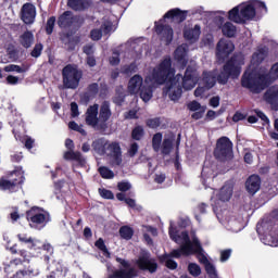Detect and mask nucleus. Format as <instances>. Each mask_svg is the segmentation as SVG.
Masks as SVG:
<instances>
[{
    "instance_id": "nucleus-1",
    "label": "nucleus",
    "mask_w": 278,
    "mask_h": 278,
    "mask_svg": "<svg viewBox=\"0 0 278 278\" xmlns=\"http://www.w3.org/2000/svg\"><path fill=\"white\" fill-rule=\"evenodd\" d=\"M170 75H173L170 58H165L146 76L144 80L140 75L132 76L128 81V92L130 94L139 93L142 101L147 103L153 98V88L165 84L166 77H170Z\"/></svg>"
},
{
    "instance_id": "nucleus-2",
    "label": "nucleus",
    "mask_w": 278,
    "mask_h": 278,
    "mask_svg": "<svg viewBox=\"0 0 278 278\" xmlns=\"http://www.w3.org/2000/svg\"><path fill=\"white\" fill-rule=\"evenodd\" d=\"M169 238L176 242V244H179L180 248L173 250L170 253L172 257L179 258L181 255L188 256L193 255V253L198 254V260L201 264L204 266H207V264H211L207 260V256L203 254V248H201V243L199 242V239L193 236L191 239L188 237V232L180 231L179 229L175 228L173 226V223H170L169 227Z\"/></svg>"
},
{
    "instance_id": "nucleus-3",
    "label": "nucleus",
    "mask_w": 278,
    "mask_h": 278,
    "mask_svg": "<svg viewBox=\"0 0 278 278\" xmlns=\"http://www.w3.org/2000/svg\"><path fill=\"white\" fill-rule=\"evenodd\" d=\"M169 70L172 71V75L165 78L164 92L169 97L170 101H179L182 92L181 84L184 90H192L199 84V72L192 67H188L184 77L179 74L175 76V70L172 67L170 59Z\"/></svg>"
},
{
    "instance_id": "nucleus-4",
    "label": "nucleus",
    "mask_w": 278,
    "mask_h": 278,
    "mask_svg": "<svg viewBox=\"0 0 278 278\" xmlns=\"http://www.w3.org/2000/svg\"><path fill=\"white\" fill-rule=\"evenodd\" d=\"M244 64V56L242 54L233 56L230 61L224 65L223 71L218 72L215 70L213 72H203L201 85L206 86V90H212L216 86V80L222 86H225L229 81V77L236 79L240 77L242 66Z\"/></svg>"
},
{
    "instance_id": "nucleus-5",
    "label": "nucleus",
    "mask_w": 278,
    "mask_h": 278,
    "mask_svg": "<svg viewBox=\"0 0 278 278\" xmlns=\"http://www.w3.org/2000/svg\"><path fill=\"white\" fill-rule=\"evenodd\" d=\"M268 79L270 81L278 79V63L271 66L268 75H266V72L257 73V71L250 67L242 76L241 86L248 88L251 92L260 93L261 90L268 86Z\"/></svg>"
},
{
    "instance_id": "nucleus-6",
    "label": "nucleus",
    "mask_w": 278,
    "mask_h": 278,
    "mask_svg": "<svg viewBox=\"0 0 278 278\" xmlns=\"http://www.w3.org/2000/svg\"><path fill=\"white\" fill-rule=\"evenodd\" d=\"M255 12L266 14L268 8H266L264 2L258 0L244 2L230 10L228 12V18L229 21H232V23H247V21L255 18Z\"/></svg>"
},
{
    "instance_id": "nucleus-7",
    "label": "nucleus",
    "mask_w": 278,
    "mask_h": 278,
    "mask_svg": "<svg viewBox=\"0 0 278 278\" xmlns=\"http://www.w3.org/2000/svg\"><path fill=\"white\" fill-rule=\"evenodd\" d=\"M188 12L190 11H181L179 9L169 10L163 17V20L155 23V31L157 36H160L162 42L164 45H170L173 42V27L164 25V21L166 18H173L177 21V23H184L188 16Z\"/></svg>"
},
{
    "instance_id": "nucleus-8",
    "label": "nucleus",
    "mask_w": 278,
    "mask_h": 278,
    "mask_svg": "<svg viewBox=\"0 0 278 278\" xmlns=\"http://www.w3.org/2000/svg\"><path fill=\"white\" fill-rule=\"evenodd\" d=\"M25 181V173L21 167L9 174V178L0 179V190H9V192H16L21 188V184Z\"/></svg>"
},
{
    "instance_id": "nucleus-9",
    "label": "nucleus",
    "mask_w": 278,
    "mask_h": 278,
    "mask_svg": "<svg viewBox=\"0 0 278 278\" xmlns=\"http://www.w3.org/2000/svg\"><path fill=\"white\" fill-rule=\"evenodd\" d=\"M63 85L65 88L75 89L79 86L81 72L75 65H67L63 68Z\"/></svg>"
},
{
    "instance_id": "nucleus-10",
    "label": "nucleus",
    "mask_w": 278,
    "mask_h": 278,
    "mask_svg": "<svg viewBox=\"0 0 278 278\" xmlns=\"http://www.w3.org/2000/svg\"><path fill=\"white\" fill-rule=\"evenodd\" d=\"M214 153L217 160H231L233 155V143H231L229 138L222 137L217 140V146Z\"/></svg>"
},
{
    "instance_id": "nucleus-11",
    "label": "nucleus",
    "mask_w": 278,
    "mask_h": 278,
    "mask_svg": "<svg viewBox=\"0 0 278 278\" xmlns=\"http://www.w3.org/2000/svg\"><path fill=\"white\" fill-rule=\"evenodd\" d=\"M152 149L155 153H161L163 157H166L173 151V141L164 138L162 132H156L152 137Z\"/></svg>"
},
{
    "instance_id": "nucleus-12",
    "label": "nucleus",
    "mask_w": 278,
    "mask_h": 278,
    "mask_svg": "<svg viewBox=\"0 0 278 278\" xmlns=\"http://www.w3.org/2000/svg\"><path fill=\"white\" fill-rule=\"evenodd\" d=\"M27 220L30 222V227H45L49 223V213L45 212L42 208L33 207L26 213Z\"/></svg>"
},
{
    "instance_id": "nucleus-13",
    "label": "nucleus",
    "mask_w": 278,
    "mask_h": 278,
    "mask_svg": "<svg viewBox=\"0 0 278 278\" xmlns=\"http://www.w3.org/2000/svg\"><path fill=\"white\" fill-rule=\"evenodd\" d=\"M116 262L121 264L122 268L119 270H115L113 274L109 275V278H134L136 277V269L130 267L129 262L117 257Z\"/></svg>"
},
{
    "instance_id": "nucleus-14",
    "label": "nucleus",
    "mask_w": 278,
    "mask_h": 278,
    "mask_svg": "<svg viewBox=\"0 0 278 278\" xmlns=\"http://www.w3.org/2000/svg\"><path fill=\"white\" fill-rule=\"evenodd\" d=\"M104 155L111 157V164L113 166H123V153L121 152V146L117 142L108 143Z\"/></svg>"
},
{
    "instance_id": "nucleus-15",
    "label": "nucleus",
    "mask_w": 278,
    "mask_h": 278,
    "mask_svg": "<svg viewBox=\"0 0 278 278\" xmlns=\"http://www.w3.org/2000/svg\"><path fill=\"white\" fill-rule=\"evenodd\" d=\"M65 147L68 149L63 155L64 160H71L72 162H76L79 166L86 165V159L84 155H81L80 152H75L73 149H75V144L73 143V140L66 139L65 140Z\"/></svg>"
},
{
    "instance_id": "nucleus-16",
    "label": "nucleus",
    "mask_w": 278,
    "mask_h": 278,
    "mask_svg": "<svg viewBox=\"0 0 278 278\" xmlns=\"http://www.w3.org/2000/svg\"><path fill=\"white\" fill-rule=\"evenodd\" d=\"M136 265L141 270H149V273H155L157 270V263L155 260L151 258V254L148 252H142L138 260L136 261Z\"/></svg>"
},
{
    "instance_id": "nucleus-17",
    "label": "nucleus",
    "mask_w": 278,
    "mask_h": 278,
    "mask_svg": "<svg viewBox=\"0 0 278 278\" xmlns=\"http://www.w3.org/2000/svg\"><path fill=\"white\" fill-rule=\"evenodd\" d=\"M86 124L93 129H103L99 119V104H93L86 112Z\"/></svg>"
},
{
    "instance_id": "nucleus-18",
    "label": "nucleus",
    "mask_w": 278,
    "mask_h": 278,
    "mask_svg": "<svg viewBox=\"0 0 278 278\" xmlns=\"http://www.w3.org/2000/svg\"><path fill=\"white\" fill-rule=\"evenodd\" d=\"M21 20L25 25H34L36 21V7L31 3L23 4L21 9Z\"/></svg>"
},
{
    "instance_id": "nucleus-19",
    "label": "nucleus",
    "mask_w": 278,
    "mask_h": 278,
    "mask_svg": "<svg viewBox=\"0 0 278 278\" xmlns=\"http://www.w3.org/2000/svg\"><path fill=\"white\" fill-rule=\"evenodd\" d=\"M184 38L187 42H190V45L199 42V38H201V26L199 24L185 26Z\"/></svg>"
},
{
    "instance_id": "nucleus-20",
    "label": "nucleus",
    "mask_w": 278,
    "mask_h": 278,
    "mask_svg": "<svg viewBox=\"0 0 278 278\" xmlns=\"http://www.w3.org/2000/svg\"><path fill=\"white\" fill-rule=\"evenodd\" d=\"M235 46L231 40L228 39H220L219 42L217 43V56L222 60L224 58H227L229 53L233 52Z\"/></svg>"
},
{
    "instance_id": "nucleus-21",
    "label": "nucleus",
    "mask_w": 278,
    "mask_h": 278,
    "mask_svg": "<svg viewBox=\"0 0 278 278\" xmlns=\"http://www.w3.org/2000/svg\"><path fill=\"white\" fill-rule=\"evenodd\" d=\"M112 116V111L110 110V103L103 102L100 112H99V119L100 125L102 127V130L108 129V121H110V117Z\"/></svg>"
},
{
    "instance_id": "nucleus-22",
    "label": "nucleus",
    "mask_w": 278,
    "mask_h": 278,
    "mask_svg": "<svg viewBox=\"0 0 278 278\" xmlns=\"http://www.w3.org/2000/svg\"><path fill=\"white\" fill-rule=\"evenodd\" d=\"M187 108L190 112H194L191 115V118H193L194 121H199L201 118H203V114H205V110L206 108L201 105V103L197 102V101H191L187 104Z\"/></svg>"
},
{
    "instance_id": "nucleus-23",
    "label": "nucleus",
    "mask_w": 278,
    "mask_h": 278,
    "mask_svg": "<svg viewBox=\"0 0 278 278\" xmlns=\"http://www.w3.org/2000/svg\"><path fill=\"white\" fill-rule=\"evenodd\" d=\"M261 186H262V180L257 175L250 176L245 181V188L250 194H255L256 192H258Z\"/></svg>"
},
{
    "instance_id": "nucleus-24",
    "label": "nucleus",
    "mask_w": 278,
    "mask_h": 278,
    "mask_svg": "<svg viewBox=\"0 0 278 278\" xmlns=\"http://www.w3.org/2000/svg\"><path fill=\"white\" fill-rule=\"evenodd\" d=\"M20 242H24V244H28V249H33L34 251H38V249H42V243L40 240L33 239L26 233L17 235Z\"/></svg>"
},
{
    "instance_id": "nucleus-25",
    "label": "nucleus",
    "mask_w": 278,
    "mask_h": 278,
    "mask_svg": "<svg viewBox=\"0 0 278 278\" xmlns=\"http://www.w3.org/2000/svg\"><path fill=\"white\" fill-rule=\"evenodd\" d=\"M233 195V185L226 184L224 187L220 188L219 192L217 193V199L222 203H225L231 199Z\"/></svg>"
},
{
    "instance_id": "nucleus-26",
    "label": "nucleus",
    "mask_w": 278,
    "mask_h": 278,
    "mask_svg": "<svg viewBox=\"0 0 278 278\" xmlns=\"http://www.w3.org/2000/svg\"><path fill=\"white\" fill-rule=\"evenodd\" d=\"M265 100L270 103L274 109L278 110V86H274L265 93Z\"/></svg>"
},
{
    "instance_id": "nucleus-27",
    "label": "nucleus",
    "mask_w": 278,
    "mask_h": 278,
    "mask_svg": "<svg viewBox=\"0 0 278 278\" xmlns=\"http://www.w3.org/2000/svg\"><path fill=\"white\" fill-rule=\"evenodd\" d=\"M256 231L261 236V241L263 244H266L267 247H278V238L275 239L273 233L269 235H262V225L256 226Z\"/></svg>"
},
{
    "instance_id": "nucleus-28",
    "label": "nucleus",
    "mask_w": 278,
    "mask_h": 278,
    "mask_svg": "<svg viewBox=\"0 0 278 278\" xmlns=\"http://www.w3.org/2000/svg\"><path fill=\"white\" fill-rule=\"evenodd\" d=\"M68 8L75 10L76 12H81L83 10H87L90 8V1L88 0H68Z\"/></svg>"
},
{
    "instance_id": "nucleus-29",
    "label": "nucleus",
    "mask_w": 278,
    "mask_h": 278,
    "mask_svg": "<svg viewBox=\"0 0 278 278\" xmlns=\"http://www.w3.org/2000/svg\"><path fill=\"white\" fill-rule=\"evenodd\" d=\"M187 53H188V45L186 43L179 46L175 51V60L180 62L182 66H186L187 64V61H186Z\"/></svg>"
},
{
    "instance_id": "nucleus-30",
    "label": "nucleus",
    "mask_w": 278,
    "mask_h": 278,
    "mask_svg": "<svg viewBox=\"0 0 278 278\" xmlns=\"http://www.w3.org/2000/svg\"><path fill=\"white\" fill-rule=\"evenodd\" d=\"M59 26L60 27H68L75 23V17L73 16V12L66 11L59 17Z\"/></svg>"
},
{
    "instance_id": "nucleus-31",
    "label": "nucleus",
    "mask_w": 278,
    "mask_h": 278,
    "mask_svg": "<svg viewBox=\"0 0 278 278\" xmlns=\"http://www.w3.org/2000/svg\"><path fill=\"white\" fill-rule=\"evenodd\" d=\"M108 144H109L108 140H105L104 138H101L93 141L92 148L94 149L96 152L99 153V155H105V153H108L106 151Z\"/></svg>"
},
{
    "instance_id": "nucleus-32",
    "label": "nucleus",
    "mask_w": 278,
    "mask_h": 278,
    "mask_svg": "<svg viewBox=\"0 0 278 278\" xmlns=\"http://www.w3.org/2000/svg\"><path fill=\"white\" fill-rule=\"evenodd\" d=\"M267 53H268V50L266 48H261L257 51H255L252 55L253 66H257V64H262V62H264Z\"/></svg>"
},
{
    "instance_id": "nucleus-33",
    "label": "nucleus",
    "mask_w": 278,
    "mask_h": 278,
    "mask_svg": "<svg viewBox=\"0 0 278 278\" xmlns=\"http://www.w3.org/2000/svg\"><path fill=\"white\" fill-rule=\"evenodd\" d=\"M20 43L25 49H29L34 45V33L27 30L20 36Z\"/></svg>"
},
{
    "instance_id": "nucleus-34",
    "label": "nucleus",
    "mask_w": 278,
    "mask_h": 278,
    "mask_svg": "<svg viewBox=\"0 0 278 278\" xmlns=\"http://www.w3.org/2000/svg\"><path fill=\"white\" fill-rule=\"evenodd\" d=\"M222 31L224 36H227L228 38H233V36H236L237 28L231 22H226L222 25Z\"/></svg>"
},
{
    "instance_id": "nucleus-35",
    "label": "nucleus",
    "mask_w": 278,
    "mask_h": 278,
    "mask_svg": "<svg viewBox=\"0 0 278 278\" xmlns=\"http://www.w3.org/2000/svg\"><path fill=\"white\" fill-rule=\"evenodd\" d=\"M227 227L230 229V231H233L235 233H238V231H242V224L238 222L236 218H230L227 220Z\"/></svg>"
},
{
    "instance_id": "nucleus-36",
    "label": "nucleus",
    "mask_w": 278,
    "mask_h": 278,
    "mask_svg": "<svg viewBox=\"0 0 278 278\" xmlns=\"http://www.w3.org/2000/svg\"><path fill=\"white\" fill-rule=\"evenodd\" d=\"M94 247L103 253L104 257H110V251L108 250V247L105 245V241H103L102 238L96 241Z\"/></svg>"
},
{
    "instance_id": "nucleus-37",
    "label": "nucleus",
    "mask_w": 278,
    "mask_h": 278,
    "mask_svg": "<svg viewBox=\"0 0 278 278\" xmlns=\"http://www.w3.org/2000/svg\"><path fill=\"white\" fill-rule=\"evenodd\" d=\"M99 173L103 179H114V172L109 167H105V166L99 167Z\"/></svg>"
},
{
    "instance_id": "nucleus-38",
    "label": "nucleus",
    "mask_w": 278,
    "mask_h": 278,
    "mask_svg": "<svg viewBox=\"0 0 278 278\" xmlns=\"http://www.w3.org/2000/svg\"><path fill=\"white\" fill-rule=\"evenodd\" d=\"M119 236H122L124 240H131L134 230L130 227L124 226L119 229Z\"/></svg>"
},
{
    "instance_id": "nucleus-39",
    "label": "nucleus",
    "mask_w": 278,
    "mask_h": 278,
    "mask_svg": "<svg viewBox=\"0 0 278 278\" xmlns=\"http://www.w3.org/2000/svg\"><path fill=\"white\" fill-rule=\"evenodd\" d=\"M188 271L192 277H199V275H201V266H199L197 263H190L188 265Z\"/></svg>"
},
{
    "instance_id": "nucleus-40",
    "label": "nucleus",
    "mask_w": 278,
    "mask_h": 278,
    "mask_svg": "<svg viewBox=\"0 0 278 278\" xmlns=\"http://www.w3.org/2000/svg\"><path fill=\"white\" fill-rule=\"evenodd\" d=\"M204 268L206 270V275H208V278H218V271L216 270V266H214V264L207 263Z\"/></svg>"
},
{
    "instance_id": "nucleus-41",
    "label": "nucleus",
    "mask_w": 278,
    "mask_h": 278,
    "mask_svg": "<svg viewBox=\"0 0 278 278\" xmlns=\"http://www.w3.org/2000/svg\"><path fill=\"white\" fill-rule=\"evenodd\" d=\"M103 34H112L116 31V25L112 24L110 21H104L102 24Z\"/></svg>"
},
{
    "instance_id": "nucleus-42",
    "label": "nucleus",
    "mask_w": 278,
    "mask_h": 278,
    "mask_svg": "<svg viewBox=\"0 0 278 278\" xmlns=\"http://www.w3.org/2000/svg\"><path fill=\"white\" fill-rule=\"evenodd\" d=\"M131 136L134 140H142V137L144 136V128L142 126L135 127Z\"/></svg>"
},
{
    "instance_id": "nucleus-43",
    "label": "nucleus",
    "mask_w": 278,
    "mask_h": 278,
    "mask_svg": "<svg viewBox=\"0 0 278 278\" xmlns=\"http://www.w3.org/2000/svg\"><path fill=\"white\" fill-rule=\"evenodd\" d=\"M162 261L165 262V266L169 268L170 270H175L177 268V262H175L170 256L164 255L162 257Z\"/></svg>"
},
{
    "instance_id": "nucleus-44",
    "label": "nucleus",
    "mask_w": 278,
    "mask_h": 278,
    "mask_svg": "<svg viewBox=\"0 0 278 278\" xmlns=\"http://www.w3.org/2000/svg\"><path fill=\"white\" fill-rule=\"evenodd\" d=\"M146 124L148 127H150V129H157V127L162 125V121L160 119V117H154L147 119Z\"/></svg>"
},
{
    "instance_id": "nucleus-45",
    "label": "nucleus",
    "mask_w": 278,
    "mask_h": 278,
    "mask_svg": "<svg viewBox=\"0 0 278 278\" xmlns=\"http://www.w3.org/2000/svg\"><path fill=\"white\" fill-rule=\"evenodd\" d=\"M5 73H25V70L18 65L10 64L4 67Z\"/></svg>"
},
{
    "instance_id": "nucleus-46",
    "label": "nucleus",
    "mask_w": 278,
    "mask_h": 278,
    "mask_svg": "<svg viewBox=\"0 0 278 278\" xmlns=\"http://www.w3.org/2000/svg\"><path fill=\"white\" fill-rule=\"evenodd\" d=\"M137 70H138V66H136V63H131L129 65L123 66L122 73H124V75H131V73H136Z\"/></svg>"
},
{
    "instance_id": "nucleus-47",
    "label": "nucleus",
    "mask_w": 278,
    "mask_h": 278,
    "mask_svg": "<svg viewBox=\"0 0 278 278\" xmlns=\"http://www.w3.org/2000/svg\"><path fill=\"white\" fill-rule=\"evenodd\" d=\"M68 127L70 129H73V131H78V134H81V136H86V130L84 129V127L79 126L77 123L70 122Z\"/></svg>"
},
{
    "instance_id": "nucleus-48",
    "label": "nucleus",
    "mask_w": 278,
    "mask_h": 278,
    "mask_svg": "<svg viewBox=\"0 0 278 278\" xmlns=\"http://www.w3.org/2000/svg\"><path fill=\"white\" fill-rule=\"evenodd\" d=\"M53 27H55V17L54 16L50 17L47 22V26H46L47 34H49V35L53 34Z\"/></svg>"
},
{
    "instance_id": "nucleus-49",
    "label": "nucleus",
    "mask_w": 278,
    "mask_h": 278,
    "mask_svg": "<svg viewBox=\"0 0 278 278\" xmlns=\"http://www.w3.org/2000/svg\"><path fill=\"white\" fill-rule=\"evenodd\" d=\"M111 66H118L121 64V58L118 56V52H113L112 56L109 59Z\"/></svg>"
},
{
    "instance_id": "nucleus-50",
    "label": "nucleus",
    "mask_w": 278,
    "mask_h": 278,
    "mask_svg": "<svg viewBox=\"0 0 278 278\" xmlns=\"http://www.w3.org/2000/svg\"><path fill=\"white\" fill-rule=\"evenodd\" d=\"M41 53H42V43H37L31 51V56L40 58Z\"/></svg>"
},
{
    "instance_id": "nucleus-51",
    "label": "nucleus",
    "mask_w": 278,
    "mask_h": 278,
    "mask_svg": "<svg viewBox=\"0 0 278 278\" xmlns=\"http://www.w3.org/2000/svg\"><path fill=\"white\" fill-rule=\"evenodd\" d=\"M99 194L102 199H114V193L108 189H99Z\"/></svg>"
},
{
    "instance_id": "nucleus-52",
    "label": "nucleus",
    "mask_w": 278,
    "mask_h": 278,
    "mask_svg": "<svg viewBox=\"0 0 278 278\" xmlns=\"http://www.w3.org/2000/svg\"><path fill=\"white\" fill-rule=\"evenodd\" d=\"M90 36L92 40H101V37L103 36V31H101V29L99 28H96L91 30Z\"/></svg>"
},
{
    "instance_id": "nucleus-53",
    "label": "nucleus",
    "mask_w": 278,
    "mask_h": 278,
    "mask_svg": "<svg viewBox=\"0 0 278 278\" xmlns=\"http://www.w3.org/2000/svg\"><path fill=\"white\" fill-rule=\"evenodd\" d=\"M207 89L205 85L199 86L195 90H194V97H203V94H205V92H207Z\"/></svg>"
},
{
    "instance_id": "nucleus-54",
    "label": "nucleus",
    "mask_w": 278,
    "mask_h": 278,
    "mask_svg": "<svg viewBox=\"0 0 278 278\" xmlns=\"http://www.w3.org/2000/svg\"><path fill=\"white\" fill-rule=\"evenodd\" d=\"M117 188L121 190V192H127V190H131V184L122 181L117 185Z\"/></svg>"
},
{
    "instance_id": "nucleus-55",
    "label": "nucleus",
    "mask_w": 278,
    "mask_h": 278,
    "mask_svg": "<svg viewBox=\"0 0 278 278\" xmlns=\"http://www.w3.org/2000/svg\"><path fill=\"white\" fill-rule=\"evenodd\" d=\"M71 112H72L73 118L79 116V106L77 105V103L75 102L71 103Z\"/></svg>"
},
{
    "instance_id": "nucleus-56",
    "label": "nucleus",
    "mask_w": 278,
    "mask_h": 278,
    "mask_svg": "<svg viewBox=\"0 0 278 278\" xmlns=\"http://www.w3.org/2000/svg\"><path fill=\"white\" fill-rule=\"evenodd\" d=\"M231 257V251L230 250H225L220 252V262H227Z\"/></svg>"
},
{
    "instance_id": "nucleus-57",
    "label": "nucleus",
    "mask_w": 278,
    "mask_h": 278,
    "mask_svg": "<svg viewBox=\"0 0 278 278\" xmlns=\"http://www.w3.org/2000/svg\"><path fill=\"white\" fill-rule=\"evenodd\" d=\"M11 220L13 223H16L21 218V215L18 214V208H13V212L10 213Z\"/></svg>"
},
{
    "instance_id": "nucleus-58",
    "label": "nucleus",
    "mask_w": 278,
    "mask_h": 278,
    "mask_svg": "<svg viewBox=\"0 0 278 278\" xmlns=\"http://www.w3.org/2000/svg\"><path fill=\"white\" fill-rule=\"evenodd\" d=\"M83 51H84V53H86V55L91 56L92 53H94V46H92V45H87V46H85V47L83 48Z\"/></svg>"
},
{
    "instance_id": "nucleus-59",
    "label": "nucleus",
    "mask_w": 278,
    "mask_h": 278,
    "mask_svg": "<svg viewBox=\"0 0 278 278\" xmlns=\"http://www.w3.org/2000/svg\"><path fill=\"white\" fill-rule=\"evenodd\" d=\"M125 203L128 207H132V210H140V206L136 205V200L134 199H125Z\"/></svg>"
},
{
    "instance_id": "nucleus-60",
    "label": "nucleus",
    "mask_w": 278,
    "mask_h": 278,
    "mask_svg": "<svg viewBox=\"0 0 278 278\" xmlns=\"http://www.w3.org/2000/svg\"><path fill=\"white\" fill-rule=\"evenodd\" d=\"M136 153H138V143H132L128 150V155H130V157H134Z\"/></svg>"
},
{
    "instance_id": "nucleus-61",
    "label": "nucleus",
    "mask_w": 278,
    "mask_h": 278,
    "mask_svg": "<svg viewBox=\"0 0 278 278\" xmlns=\"http://www.w3.org/2000/svg\"><path fill=\"white\" fill-rule=\"evenodd\" d=\"M210 105L212 108H218L220 105V98L219 97H213L210 100Z\"/></svg>"
},
{
    "instance_id": "nucleus-62",
    "label": "nucleus",
    "mask_w": 278,
    "mask_h": 278,
    "mask_svg": "<svg viewBox=\"0 0 278 278\" xmlns=\"http://www.w3.org/2000/svg\"><path fill=\"white\" fill-rule=\"evenodd\" d=\"M7 83L11 86H16L18 84V77L10 75L7 77Z\"/></svg>"
},
{
    "instance_id": "nucleus-63",
    "label": "nucleus",
    "mask_w": 278,
    "mask_h": 278,
    "mask_svg": "<svg viewBox=\"0 0 278 278\" xmlns=\"http://www.w3.org/2000/svg\"><path fill=\"white\" fill-rule=\"evenodd\" d=\"M34 142L35 140L31 137H25V147L27 149H34Z\"/></svg>"
},
{
    "instance_id": "nucleus-64",
    "label": "nucleus",
    "mask_w": 278,
    "mask_h": 278,
    "mask_svg": "<svg viewBox=\"0 0 278 278\" xmlns=\"http://www.w3.org/2000/svg\"><path fill=\"white\" fill-rule=\"evenodd\" d=\"M99 92V85L98 84H92L89 86V94L94 96Z\"/></svg>"
}]
</instances>
